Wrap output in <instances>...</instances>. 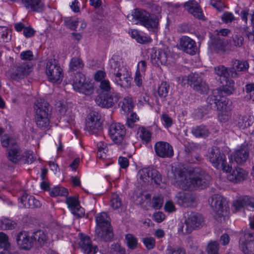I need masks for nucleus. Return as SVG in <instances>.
Segmentation results:
<instances>
[{"label": "nucleus", "instance_id": "nucleus-1", "mask_svg": "<svg viewBox=\"0 0 254 254\" xmlns=\"http://www.w3.org/2000/svg\"><path fill=\"white\" fill-rule=\"evenodd\" d=\"M176 185L182 190L203 189L207 187L210 176L200 169H195L190 173L187 170L177 169L174 174Z\"/></svg>", "mask_w": 254, "mask_h": 254}, {"label": "nucleus", "instance_id": "nucleus-2", "mask_svg": "<svg viewBox=\"0 0 254 254\" xmlns=\"http://www.w3.org/2000/svg\"><path fill=\"white\" fill-rule=\"evenodd\" d=\"M35 122L37 127L42 129L47 128L50 123L51 108L44 99L38 98L34 102Z\"/></svg>", "mask_w": 254, "mask_h": 254}, {"label": "nucleus", "instance_id": "nucleus-3", "mask_svg": "<svg viewBox=\"0 0 254 254\" xmlns=\"http://www.w3.org/2000/svg\"><path fill=\"white\" fill-rule=\"evenodd\" d=\"M204 225V218L198 213L190 212L185 217L184 224H182L178 228V232L182 234H190L192 231L200 228Z\"/></svg>", "mask_w": 254, "mask_h": 254}, {"label": "nucleus", "instance_id": "nucleus-4", "mask_svg": "<svg viewBox=\"0 0 254 254\" xmlns=\"http://www.w3.org/2000/svg\"><path fill=\"white\" fill-rule=\"evenodd\" d=\"M130 17H132V20L134 19L137 21L140 24L148 29L156 28L158 24L159 20L156 15L151 14L142 9H134L131 15L127 16L128 19Z\"/></svg>", "mask_w": 254, "mask_h": 254}, {"label": "nucleus", "instance_id": "nucleus-5", "mask_svg": "<svg viewBox=\"0 0 254 254\" xmlns=\"http://www.w3.org/2000/svg\"><path fill=\"white\" fill-rule=\"evenodd\" d=\"M46 73L49 81L61 83L64 78V71L56 60H50L46 64Z\"/></svg>", "mask_w": 254, "mask_h": 254}, {"label": "nucleus", "instance_id": "nucleus-6", "mask_svg": "<svg viewBox=\"0 0 254 254\" xmlns=\"http://www.w3.org/2000/svg\"><path fill=\"white\" fill-rule=\"evenodd\" d=\"M210 199V205L215 219L219 220L222 217H226L228 215L229 208L225 199L218 194L212 196Z\"/></svg>", "mask_w": 254, "mask_h": 254}, {"label": "nucleus", "instance_id": "nucleus-7", "mask_svg": "<svg viewBox=\"0 0 254 254\" xmlns=\"http://www.w3.org/2000/svg\"><path fill=\"white\" fill-rule=\"evenodd\" d=\"M72 85L74 91L85 95L89 96L94 92L93 85L86 81L85 75L81 72H77L75 74Z\"/></svg>", "mask_w": 254, "mask_h": 254}, {"label": "nucleus", "instance_id": "nucleus-8", "mask_svg": "<svg viewBox=\"0 0 254 254\" xmlns=\"http://www.w3.org/2000/svg\"><path fill=\"white\" fill-rule=\"evenodd\" d=\"M209 159L212 165L217 169H222L224 172H228L230 167L227 164L226 157L220 149L216 147L211 148L209 153Z\"/></svg>", "mask_w": 254, "mask_h": 254}, {"label": "nucleus", "instance_id": "nucleus-9", "mask_svg": "<svg viewBox=\"0 0 254 254\" xmlns=\"http://www.w3.org/2000/svg\"><path fill=\"white\" fill-rule=\"evenodd\" d=\"M120 99L119 94L115 91L101 92L95 100L97 105L102 108L113 107Z\"/></svg>", "mask_w": 254, "mask_h": 254}, {"label": "nucleus", "instance_id": "nucleus-10", "mask_svg": "<svg viewBox=\"0 0 254 254\" xmlns=\"http://www.w3.org/2000/svg\"><path fill=\"white\" fill-rule=\"evenodd\" d=\"M138 180L140 183H146L151 180L157 184L159 185L162 181L160 173L152 168H145L140 169L137 174Z\"/></svg>", "mask_w": 254, "mask_h": 254}, {"label": "nucleus", "instance_id": "nucleus-11", "mask_svg": "<svg viewBox=\"0 0 254 254\" xmlns=\"http://www.w3.org/2000/svg\"><path fill=\"white\" fill-rule=\"evenodd\" d=\"M239 247L245 254H254V233L245 231L240 239Z\"/></svg>", "mask_w": 254, "mask_h": 254}, {"label": "nucleus", "instance_id": "nucleus-12", "mask_svg": "<svg viewBox=\"0 0 254 254\" xmlns=\"http://www.w3.org/2000/svg\"><path fill=\"white\" fill-rule=\"evenodd\" d=\"M101 116L97 112L90 114L86 120V130L91 134H96L102 130Z\"/></svg>", "mask_w": 254, "mask_h": 254}, {"label": "nucleus", "instance_id": "nucleus-13", "mask_svg": "<svg viewBox=\"0 0 254 254\" xmlns=\"http://www.w3.org/2000/svg\"><path fill=\"white\" fill-rule=\"evenodd\" d=\"M126 133L125 126L120 123H113L108 128V134L111 139L116 144L123 141Z\"/></svg>", "mask_w": 254, "mask_h": 254}, {"label": "nucleus", "instance_id": "nucleus-14", "mask_svg": "<svg viewBox=\"0 0 254 254\" xmlns=\"http://www.w3.org/2000/svg\"><path fill=\"white\" fill-rule=\"evenodd\" d=\"M154 147L155 154L160 158H170L174 155L173 146L167 142L157 141L155 143Z\"/></svg>", "mask_w": 254, "mask_h": 254}, {"label": "nucleus", "instance_id": "nucleus-15", "mask_svg": "<svg viewBox=\"0 0 254 254\" xmlns=\"http://www.w3.org/2000/svg\"><path fill=\"white\" fill-rule=\"evenodd\" d=\"M32 71V62H23L17 65L10 74L11 78L14 80L22 79Z\"/></svg>", "mask_w": 254, "mask_h": 254}, {"label": "nucleus", "instance_id": "nucleus-16", "mask_svg": "<svg viewBox=\"0 0 254 254\" xmlns=\"http://www.w3.org/2000/svg\"><path fill=\"white\" fill-rule=\"evenodd\" d=\"M188 83L193 89L200 93H207L208 86L197 73H191L188 77Z\"/></svg>", "mask_w": 254, "mask_h": 254}, {"label": "nucleus", "instance_id": "nucleus-17", "mask_svg": "<svg viewBox=\"0 0 254 254\" xmlns=\"http://www.w3.org/2000/svg\"><path fill=\"white\" fill-rule=\"evenodd\" d=\"M65 203L71 213L77 218H81L84 216V209L80 206L77 197L75 196L67 197Z\"/></svg>", "mask_w": 254, "mask_h": 254}, {"label": "nucleus", "instance_id": "nucleus-18", "mask_svg": "<svg viewBox=\"0 0 254 254\" xmlns=\"http://www.w3.org/2000/svg\"><path fill=\"white\" fill-rule=\"evenodd\" d=\"M230 167V170L228 172L229 174L227 176V179L230 182L237 184L241 183L247 179L249 173L240 167H236L231 170Z\"/></svg>", "mask_w": 254, "mask_h": 254}, {"label": "nucleus", "instance_id": "nucleus-19", "mask_svg": "<svg viewBox=\"0 0 254 254\" xmlns=\"http://www.w3.org/2000/svg\"><path fill=\"white\" fill-rule=\"evenodd\" d=\"M179 45L180 49L188 54L193 55L197 51L195 42L188 36H182L179 40Z\"/></svg>", "mask_w": 254, "mask_h": 254}, {"label": "nucleus", "instance_id": "nucleus-20", "mask_svg": "<svg viewBox=\"0 0 254 254\" xmlns=\"http://www.w3.org/2000/svg\"><path fill=\"white\" fill-rule=\"evenodd\" d=\"M235 161L239 165L245 163L249 157L248 144L244 143L236 149L233 155Z\"/></svg>", "mask_w": 254, "mask_h": 254}, {"label": "nucleus", "instance_id": "nucleus-21", "mask_svg": "<svg viewBox=\"0 0 254 254\" xmlns=\"http://www.w3.org/2000/svg\"><path fill=\"white\" fill-rule=\"evenodd\" d=\"M176 201L181 206L184 207H192L195 205V198L190 192H179L176 196Z\"/></svg>", "mask_w": 254, "mask_h": 254}, {"label": "nucleus", "instance_id": "nucleus-22", "mask_svg": "<svg viewBox=\"0 0 254 254\" xmlns=\"http://www.w3.org/2000/svg\"><path fill=\"white\" fill-rule=\"evenodd\" d=\"M79 245L86 254H95L98 250L97 246H93L90 238L82 234H80Z\"/></svg>", "mask_w": 254, "mask_h": 254}, {"label": "nucleus", "instance_id": "nucleus-23", "mask_svg": "<svg viewBox=\"0 0 254 254\" xmlns=\"http://www.w3.org/2000/svg\"><path fill=\"white\" fill-rule=\"evenodd\" d=\"M95 237L96 239L104 242H110L114 237V233L112 226L95 228Z\"/></svg>", "mask_w": 254, "mask_h": 254}, {"label": "nucleus", "instance_id": "nucleus-24", "mask_svg": "<svg viewBox=\"0 0 254 254\" xmlns=\"http://www.w3.org/2000/svg\"><path fill=\"white\" fill-rule=\"evenodd\" d=\"M185 8L189 12L199 19H203L204 17L201 8L198 3L194 0H190L184 4Z\"/></svg>", "mask_w": 254, "mask_h": 254}, {"label": "nucleus", "instance_id": "nucleus-25", "mask_svg": "<svg viewBox=\"0 0 254 254\" xmlns=\"http://www.w3.org/2000/svg\"><path fill=\"white\" fill-rule=\"evenodd\" d=\"M121 74L115 75V81L121 87L124 88H128L131 86L132 78L130 72L126 70Z\"/></svg>", "mask_w": 254, "mask_h": 254}, {"label": "nucleus", "instance_id": "nucleus-26", "mask_svg": "<svg viewBox=\"0 0 254 254\" xmlns=\"http://www.w3.org/2000/svg\"><path fill=\"white\" fill-rule=\"evenodd\" d=\"M110 72L114 75H119L125 71V68L121 64V59L119 56H113L110 60Z\"/></svg>", "mask_w": 254, "mask_h": 254}, {"label": "nucleus", "instance_id": "nucleus-27", "mask_svg": "<svg viewBox=\"0 0 254 254\" xmlns=\"http://www.w3.org/2000/svg\"><path fill=\"white\" fill-rule=\"evenodd\" d=\"M16 242L20 249L28 250L31 247L28 234L26 231L19 232L16 237Z\"/></svg>", "mask_w": 254, "mask_h": 254}, {"label": "nucleus", "instance_id": "nucleus-28", "mask_svg": "<svg viewBox=\"0 0 254 254\" xmlns=\"http://www.w3.org/2000/svg\"><path fill=\"white\" fill-rule=\"evenodd\" d=\"M151 60L153 64L159 66L160 64H165L167 61V55L162 49H158L151 55Z\"/></svg>", "mask_w": 254, "mask_h": 254}, {"label": "nucleus", "instance_id": "nucleus-29", "mask_svg": "<svg viewBox=\"0 0 254 254\" xmlns=\"http://www.w3.org/2000/svg\"><path fill=\"white\" fill-rule=\"evenodd\" d=\"M96 226L95 228H102L111 226L110 218L105 212H101L96 216Z\"/></svg>", "mask_w": 254, "mask_h": 254}, {"label": "nucleus", "instance_id": "nucleus-30", "mask_svg": "<svg viewBox=\"0 0 254 254\" xmlns=\"http://www.w3.org/2000/svg\"><path fill=\"white\" fill-rule=\"evenodd\" d=\"M191 132L196 137L204 138L208 137L210 133L207 127L202 125L192 127Z\"/></svg>", "mask_w": 254, "mask_h": 254}, {"label": "nucleus", "instance_id": "nucleus-31", "mask_svg": "<svg viewBox=\"0 0 254 254\" xmlns=\"http://www.w3.org/2000/svg\"><path fill=\"white\" fill-rule=\"evenodd\" d=\"M235 120L234 124L240 128L244 129L250 127L251 125L253 123L251 118L246 116H239Z\"/></svg>", "mask_w": 254, "mask_h": 254}, {"label": "nucleus", "instance_id": "nucleus-32", "mask_svg": "<svg viewBox=\"0 0 254 254\" xmlns=\"http://www.w3.org/2000/svg\"><path fill=\"white\" fill-rule=\"evenodd\" d=\"M84 66L83 62L80 58L73 57L70 60L69 70L71 71L80 72L83 69Z\"/></svg>", "mask_w": 254, "mask_h": 254}, {"label": "nucleus", "instance_id": "nucleus-33", "mask_svg": "<svg viewBox=\"0 0 254 254\" xmlns=\"http://www.w3.org/2000/svg\"><path fill=\"white\" fill-rule=\"evenodd\" d=\"M131 37L135 39L136 41L140 44H147L151 42L152 39L149 36H145L141 34L139 31L136 29L131 30L130 32Z\"/></svg>", "mask_w": 254, "mask_h": 254}, {"label": "nucleus", "instance_id": "nucleus-34", "mask_svg": "<svg viewBox=\"0 0 254 254\" xmlns=\"http://www.w3.org/2000/svg\"><path fill=\"white\" fill-rule=\"evenodd\" d=\"M232 102L229 99H221L217 106L218 112H231Z\"/></svg>", "mask_w": 254, "mask_h": 254}, {"label": "nucleus", "instance_id": "nucleus-35", "mask_svg": "<svg viewBox=\"0 0 254 254\" xmlns=\"http://www.w3.org/2000/svg\"><path fill=\"white\" fill-rule=\"evenodd\" d=\"M226 84L222 86L221 90L225 95H230L235 90V82L231 79H225Z\"/></svg>", "mask_w": 254, "mask_h": 254}, {"label": "nucleus", "instance_id": "nucleus-36", "mask_svg": "<svg viewBox=\"0 0 254 254\" xmlns=\"http://www.w3.org/2000/svg\"><path fill=\"white\" fill-rule=\"evenodd\" d=\"M17 223L8 218H3L0 219V229L8 230L13 229L17 226Z\"/></svg>", "mask_w": 254, "mask_h": 254}, {"label": "nucleus", "instance_id": "nucleus-37", "mask_svg": "<svg viewBox=\"0 0 254 254\" xmlns=\"http://www.w3.org/2000/svg\"><path fill=\"white\" fill-rule=\"evenodd\" d=\"M119 105L125 113L129 112L133 107V100L130 97H125Z\"/></svg>", "mask_w": 254, "mask_h": 254}, {"label": "nucleus", "instance_id": "nucleus-38", "mask_svg": "<svg viewBox=\"0 0 254 254\" xmlns=\"http://www.w3.org/2000/svg\"><path fill=\"white\" fill-rule=\"evenodd\" d=\"M214 47L217 52H225L228 50H233V49L228 47L226 42L223 40L218 39L214 42Z\"/></svg>", "mask_w": 254, "mask_h": 254}, {"label": "nucleus", "instance_id": "nucleus-39", "mask_svg": "<svg viewBox=\"0 0 254 254\" xmlns=\"http://www.w3.org/2000/svg\"><path fill=\"white\" fill-rule=\"evenodd\" d=\"M21 152L16 147H14L8 151V159L13 162L16 163L21 159Z\"/></svg>", "mask_w": 254, "mask_h": 254}, {"label": "nucleus", "instance_id": "nucleus-40", "mask_svg": "<svg viewBox=\"0 0 254 254\" xmlns=\"http://www.w3.org/2000/svg\"><path fill=\"white\" fill-rule=\"evenodd\" d=\"M33 240L43 245L47 241V236L43 231L39 230L33 233Z\"/></svg>", "mask_w": 254, "mask_h": 254}, {"label": "nucleus", "instance_id": "nucleus-41", "mask_svg": "<svg viewBox=\"0 0 254 254\" xmlns=\"http://www.w3.org/2000/svg\"><path fill=\"white\" fill-rule=\"evenodd\" d=\"M127 245L130 250H134L137 248L138 241L136 237L131 234H127L125 236Z\"/></svg>", "mask_w": 254, "mask_h": 254}, {"label": "nucleus", "instance_id": "nucleus-42", "mask_svg": "<svg viewBox=\"0 0 254 254\" xmlns=\"http://www.w3.org/2000/svg\"><path fill=\"white\" fill-rule=\"evenodd\" d=\"M68 194V191L66 189L60 186L53 188L50 191V195L52 197H56L59 195L67 196Z\"/></svg>", "mask_w": 254, "mask_h": 254}, {"label": "nucleus", "instance_id": "nucleus-43", "mask_svg": "<svg viewBox=\"0 0 254 254\" xmlns=\"http://www.w3.org/2000/svg\"><path fill=\"white\" fill-rule=\"evenodd\" d=\"M138 133L139 137L143 142L145 143H149L151 140V132L144 127H141L139 128Z\"/></svg>", "mask_w": 254, "mask_h": 254}, {"label": "nucleus", "instance_id": "nucleus-44", "mask_svg": "<svg viewBox=\"0 0 254 254\" xmlns=\"http://www.w3.org/2000/svg\"><path fill=\"white\" fill-rule=\"evenodd\" d=\"M11 245L9 242L8 236L2 232H0V248L4 250L10 249Z\"/></svg>", "mask_w": 254, "mask_h": 254}, {"label": "nucleus", "instance_id": "nucleus-45", "mask_svg": "<svg viewBox=\"0 0 254 254\" xmlns=\"http://www.w3.org/2000/svg\"><path fill=\"white\" fill-rule=\"evenodd\" d=\"M169 87V85L167 82H161L158 87L157 93L158 96L160 98L166 97L168 95Z\"/></svg>", "mask_w": 254, "mask_h": 254}, {"label": "nucleus", "instance_id": "nucleus-46", "mask_svg": "<svg viewBox=\"0 0 254 254\" xmlns=\"http://www.w3.org/2000/svg\"><path fill=\"white\" fill-rule=\"evenodd\" d=\"M215 73L219 76L223 77L225 79L229 76V72L228 68L224 65H219L214 68Z\"/></svg>", "mask_w": 254, "mask_h": 254}, {"label": "nucleus", "instance_id": "nucleus-47", "mask_svg": "<svg viewBox=\"0 0 254 254\" xmlns=\"http://www.w3.org/2000/svg\"><path fill=\"white\" fill-rule=\"evenodd\" d=\"M246 195L239 197L233 201L232 206L236 211H239L242 208H246Z\"/></svg>", "mask_w": 254, "mask_h": 254}, {"label": "nucleus", "instance_id": "nucleus-48", "mask_svg": "<svg viewBox=\"0 0 254 254\" xmlns=\"http://www.w3.org/2000/svg\"><path fill=\"white\" fill-rule=\"evenodd\" d=\"M234 68L238 71H244L247 70L249 67L247 61L236 60L233 64Z\"/></svg>", "mask_w": 254, "mask_h": 254}, {"label": "nucleus", "instance_id": "nucleus-49", "mask_svg": "<svg viewBox=\"0 0 254 254\" xmlns=\"http://www.w3.org/2000/svg\"><path fill=\"white\" fill-rule=\"evenodd\" d=\"M79 21L77 18L67 17L64 19V23L66 27L72 30H76Z\"/></svg>", "mask_w": 254, "mask_h": 254}, {"label": "nucleus", "instance_id": "nucleus-50", "mask_svg": "<svg viewBox=\"0 0 254 254\" xmlns=\"http://www.w3.org/2000/svg\"><path fill=\"white\" fill-rule=\"evenodd\" d=\"M11 36L6 26H0V42H7L10 40Z\"/></svg>", "mask_w": 254, "mask_h": 254}, {"label": "nucleus", "instance_id": "nucleus-51", "mask_svg": "<svg viewBox=\"0 0 254 254\" xmlns=\"http://www.w3.org/2000/svg\"><path fill=\"white\" fill-rule=\"evenodd\" d=\"M166 254H186L185 250L180 247L173 248L169 245L166 250Z\"/></svg>", "mask_w": 254, "mask_h": 254}, {"label": "nucleus", "instance_id": "nucleus-52", "mask_svg": "<svg viewBox=\"0 0 254 254\" xmlns=\"http://www.w3.org/2000/svg\"><path fill=\"white\" fill-rule=\"evenodd\" d=\"M244 39L242 36L240 34L235 35L230 41L231 47H240L244 44Z\"/></svg>", "mask_w": 254, "mask_h": 254}, {"label": "nucleus", "instance_id": "nucleus-53", "mask_svg": "<svg viewBox=\"0 0 254 254\" xmlns=\"http://www.w3.org/2000/svg\"><path fill=\"white\" fill-rule=\"evenodd\" d=\"M142 242L148 250L154 248L156 244L155 239L152 237H145L142 239Z\"/></svg>", "mask_w": 254, "mask_h": 254}, {"label": "nucleus", "instance_id": "nucleus-54", "mask_svg": "<svg viewBox=\"0 0 254 254\" xmlns=\"http://www.w3.org/2000/svg\"><path fill=\"white\" fill-rule=\"evenodd\" d=\"M219 244L217 241L210 242L207 245V251L208 254H218Z\"/></svg>", "mask_w": 254, "mask_h": 254}, {"label": "nucleus", "instance_id": "nucleus-55", "mask_svg": "<svg viewBox=\"0 0 254 254\" xmlns=\"http://www.w3.org/2000/svg\"><path fill=\"white\" fill-rule=\"evenodd\" d=\"M28 195L26 192H22V194L20 199V202L21 204V205H20V207L27 208H30V206H31V204L30 203V196H29L28 198Z\"/></svg>", "mask_w": 254, "mask_h": 254}, {"label": "nucleus", "instance_id": "nucleus-56", "mask_svg": "<svg viewBox=\"0 0 254 254\" xmlns=\"http://www.w3.org/2000/svg\"><path fill=\"white\" fill-rule=\"evenodd\" d=\"M112 254H126V250L118 243H114L111 245Z\"/></svg>", "mask_w": 254, "mask_h": 254}, {"label": "nucleus", "instance_id": "nucleus-57", "mask_svg": "<svg viewBox=\"0 0 254 254\" xmlns=\"http://www.w3.org/2000/svg\"><path fill=\"white\" fill-rule=\"evenodd\" d=\"M122 205V201L119 195L113 194L111 199V206L114 209H118Z\"/></svg>", "mask_w": 254, "mask_h": 254}, {"label": "nucleus", "instance_id": "nucleus-58", "mask_svg": "<svg viewBox=\"0 0 254 254\" xmlns=\"http://www.w3.org/2000/svg\"><path fill=\"white\" fill-rule=\"evenodd\" d=\"M99 87L100 89L102 91V92H112L111 89L112 88L109 80L108 79H105L100 82Z\"/></svg>", "mask_w": 254, "mask_h": 254}, {"label": "nucleus", "instance_id": "nucleus-59", "mask_svg": "<svg viewBox=\"0 0 254 254\" xmlns=\"http://www.w3.org/2000/svg\"><path fill=\"white\" fill-rule=\"evenodd\" d=\"M59 111L62 118H63L64 120H66L64 119L66 116H69L70 119L72 120V116L71 115V110L67 108L64 105L61 104L59 107Z\"/></svg>", "mask_w": 254, "mask_h": 254}, {"label": "nucleus", "instance_id": "nucleus-60", "mask_svg": "<svg viewBox=\"0 0 254 254\" xmlns=\"http://www.w3.org/2000/svg\"><path fill=\"white\" fill-rule=\"evenodd\" d=\"M152 207L156 209H160L163 204V198L161 196H154L152 199Z\"/></svg>", "mask_w": 254, "mask_h": 254}, {"label": "nucleus", "instance_id": "nucleus-61", "mask_svg": "<svg viewBox=\"0 0 254 254\" xmlns=\"http://www.w3.org/2000/svg\"><path fill=\"white\" fill-rule=\"evenodd\" d=\"M231 116V112H218V118L221 123H226L229 121Z\"/></svg>", "mask_w": 254, "mask_h": 254}, {"label": "nucleus", "instance_id": "nucleus-62", "mask_svg": "<svg viewBox=\"0 0 254 254\" xmlns=\"http://www.w3.org/2000/svg\"><path fill=\"white\" fill-rule=\"evenodd\" d=\"M44 8L41 0H33V11L41 12Z\"/></svg>", "mask_w": 254, "mask_h": 254}, {"label": "nucleus", "instance_id": "nucleus-63", "mask_svg": "<svg viewBox=\"0 0 254 254\" xmlns=\"http://www.w3.org/2000/svg\"><path fill=\"white\" fill-rule=\"evenodd\" d=\"M221 19L225 23L232 22L235 20V17L232 13L225 12L221 16Z\"/></svg>", "mask_w": 254, "mask_h": 254}, {"label": "nucleus", "instance_id": "nucleus-64", "mask_svg": "<svg viewBox=\"0 0 254 254\" xmlns=\"http://www.w3.org/2000/svg\"><path fill=\"white\" fill-rule=\"evenodd\" d=\"M161 119L163 121L164 126L166 127L169 128L172 125L173 120L169 117L168 114L165 113L162 114L161 116Z\"/></svg>", "mask_w": 254, "mask_h": 254}]
</instances>
